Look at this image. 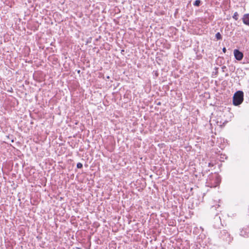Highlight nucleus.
<instances>
[{
	"label": "nucleus",
	"mask_w": 249,
	"mask_h": 249,
	"mask_svg": "<svg viewBox=\"0 0 249 249\" xmlns=\"http://www.w3.org/2000/svg\"><path fill=\"white\" fill-rule=\"evenodd\" d=\"M222 68L223 69V71H224V70H225V69L226 68V67L225 66H223Z\"/></svg>",
	"instance_id": "obj_11"
},
{
	"label": "nucleus",
	"mask_w": 249,
	"mask_h": 249,
	"mask_svg": "<svg viewBox=\"0 0 249 249\" xmlns=\"http://www.w3.org/2000/svg\"><path fill=\"white\" fill-rule=\"evenodd\" d=\"M240 234L241 236L244 237H248L249 236V228H245L243 229L241 231Z\"/></svg>",
	"instance_id": "obj_4"
},
{
	"label": "nucleus",
	"mask_w": 249,
	"mask_h": 249,
	"mask_svg": "<svg viewBox=\"0 0 249 249\" xmlns=\"http://www.w3.org/2000/svg\"><path fill=\"white\" fill-rule=\"evenodd\" d=\"M238 14L237 12H235L232 16V18L236 20L238 19Z\"/></svg>",
	"instance_id": "obj_7"
},
{
	"label": "nucleus",
	"mask_w": 249,
	"mask_h": 249,
	"mask_svg": "<svg viewBox=\"0 0 249 249\" xmlns=\"http://www.w3.org/2000/svg\"><path fill=\"white\" fill-rule=\"evenodd\" d=\"M221 236L224 240L229 242H231V240L230 237V234L226 230H223L221 232Z\"/></svg>",
	"instance_id": "obj_2"
},
{
	"label": "nucleus",
	"mask_w": 249,
	"mask_h": 249,
	"mask_svg": "<svg viewBox=\"0 0 249 249\" xmlns=\"http://www.w3.org/2000/svg\"><path fill=\"white\" fill-rule=\"evenodd\" d=\"M76 166H77V168H81L83 167V164L81 163H80V162H78Z\"/></svg>",
	"instance_id": "obj_9"
},
{
	"label": "nucleus",
	"mask_w": 249,
	"mask_h": 249,
	"mask_svg": "<svg viewBox=\"0 0 249 249\" xmlns=\"http://www.w3.org/2000/svg\"><path fill=\"white\" fill-rule=\"evenodd\" d=\"M215 37L217 38V39H218V40H220L222 39V36H221V34H220V33H219V32L216 34Z\"/></svg>",
	"instance_id": "obj_6"
},
{
	"label": "nucleus",
	"mask_w": 249,
	"mask_h": 249,
	"mask_svg": "<svg viewBox=\"0 0 249 249\" xmlns=\"http://www.w3.org/2000/svg\"><path fill=\"white\" fill-rule=\"evenodd\" d=\"M234 55L235 58L238 60H242L243 57V53L236 49L234 50Z\"/></svg>",
	"instance_id": "obj_3"
},
{
	"label": "nucleus",
	"mask_w": 249,
	"mask_h": 249,
	"mask_svg": "<svg viewBox=\"0 0 249 249\" xmlns=\"http://www.w3.org/2000/svg\"><path fill=\"white\" fill-rule=\"evenodd\" d=\"M244 93L242 91L236 92L233 97V104L235 106L240 105L243 101Z\"/></svg>",
	"instance_id": "obj_1"
},
{
	"label": "nucleus",
	"mask_w": 249,
	"mask_h": 249,
	"mask_svg": "<svg viewBox=\"0 0 249 249\" xmlns=\"http://www.w3.org/2000/svg\"><path fill=\"white\" fill-rule=\"evenodd\" d=\"M200 3V0H196L194 2V5L195 6H199Z\"/></svg>",
	"instance_id": "obj_8"
},
{
	"label": "nucleus",
	"mask_w": 249,
	"mask_h": 249,
	"mask_svg": "<svg viewBox=\"0 0 249 249\" xmlns=\"http://www.w3.org/2000/svg\"><path fill=\"white\" fill-rule=\"evenodd\" d=\"M222 51L224 53H225L226 52V49L225 48H223Z\"/></svg>",
	"instance_id": "obj_10"
},
{
	"label": "nucleus",
	"mask_w": 249,
	"mask_h": 249,
	"mask_svg": "<svg viewBox=\"0 0 249 249\" xmlns=\"http://www.w3.org/2000/svg\"><path fill=\"white\" fill-rule=\"evenodd\" d=\"M11 141V142H13L14 141L13 139H12Z\"/></svg>",
	"instance_id": "obj_12"
},
{
	"label": "nucleus",
	"mask_w": 249,
	"mask_h": 249,
	"mask_svg": "<svg viewBox=\"0 0 249 249\" xmlns=\"http://www.w3.org/2000/svg\"><path fill=\"white\" fill-rule=\"evenodd\" d=\"M243 21L246 25H249V14L244 15L243 18Z\"/></svg>",
	"instance_id": "obj_5"
}]
</instances>
